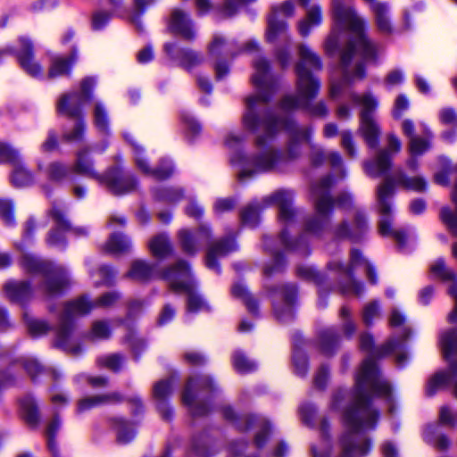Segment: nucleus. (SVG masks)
Instances as JSON below:
<instances>
[{
	"mask_svg": "<svg viewBox=\"0 0 457 457\" xmlns=\"http://www.w3.org/2000/svg\"><path fill=\"white\" fill-rule=\"evenodd\" d=\"M75 169L78 172L88 176L96 177L101 183L116 195L130 192L136 187V180L129 177L121 175L120 170L113 169L108 172L105 177H96L91 162L86 156V154L79 152L77 155V162Z\"/></svg>",
	"mask_w": 457,
	"mask_h": 457,
	"instance_id": "obj_8",
	"label": "nucleus"
},
{
	"mask_svg": "<svg viewBox=\"0 0 457 457\" xmlns=\"http://www.w3.org/2000/svg\"><path fill=\"white\" fill-rule=\"evenodd\" d=\"M77 54L72 53L69 57L55 56L52 59L48 70V77L54 79L70 74L71 65L76 62Z\"/></svg>",
	"mask_w": 457,
	"mask_h": 457,
	"instance_id": "obj_23",
	"label": "nucleus"
},
{
	"mask_svg": "<svg viewBox=\"0 0 457 457\" xmlns=\"http://www.w3.org/2000/svg\"><path fill=\"white\" fill-rule=\"evenodd\" d=\"M439 420L442 424L452 428H454L457 424V415L446 406L440 409Z\"/></svg>",
	"mask_w": 457,
	"mask_h": 457,
	"instance_id": "obj_58",
	"label": "nucleus"
},
{
	"mask_svg": "<svg viewBox=\"0 0 457 457\" xmlns=\"http://www.w3.org/2000/svg\"><path fill=\"white\" fill-rule=\"evenodd\" d=\"M52 215L54 219L55 220L59 228L56 230H54L50 233L47 243L51 245H59L62 243V235L60 229L69 228V225L67 221L64 220L62 210L58 209L56 207H54L52 210Z\"/></svg>",
	"mask_w": 457,
	"mask_h": 457,
	"instance_id": "obj_36",
	"label": "nucleus"
},
{
	"mask_svg": "<svg viewBox=\"0 0 457 457\" xmlns=\"http://www.w3.org/2000/svg\"><path fill=\"white\" fill-rule=\"evenodd\" d=\"M130 242L122 235L112 234L105 244L107 252L119 253L129 249Z\"/></svg>",
	"mask_w": 457,
	"mask_h": 457,
	"instance_id": "obj_40",
	"label": "nucleus"
},
{
	"mask_svg": "<svg viewBox=\"0 0 457 457\" xmlns=\"http://www.w3.org/2000/svg\"><path fill=\"white\" fill-rule=\"evenodd\" d=\"M110 14L105 12H96L92 18V26L95 29H101L109 21Z\"/></svg>",
	"mask_w": 457,
	"mask_h": 457,
	"instance_id": "obj_64",
	"label": "nucleus"
},
{
	"mask_svg": "<svg viewBox=\"0 0 457 457\" xmlns=\"http://www.w3.org/2000/svg\"><path fill=\"white\" fill-rule=\"evenodd\" d=\"M200 62H201V57L197 53L189 51V50L184 51L182 53L181 62L187 68H189L195 64H197Z\"/></svg>",
	"mask_w": 457,
	"mask_h": 457,
	"instance_id": "obj_62",
	"label": "nucleus"
},
{
	"mask_svg": "<svg viewBox=\"0 0 457 457\" xmlns=\"http://www.w3.org/2000/svg\"><path fill=\"white\" fill-rule=\"evenodd\" d=\"M179 242L182 250L187 254H195L199 245L208 242L211 237V230L206 226H201L195 232L183 228L178 233Z\"/></svg>",
	"mask_w": 457,
	"mask_h": 457,
	"instance_id": "obj_15",
	"label": "nucleus"
},
{
	"mask_svg": "<svg viewBox=\"0 0 457 457\" xmlns=\"http://www.w3.org/2000/svg\"><path fill=\"white\" fill-rule=\"evenodd\" d=\"M394 193V185L390 179H386L378 188V201L379 204V211L382 214H388L390 212V205L387 203V198Z\"/></svg>",
	"mask_w": 457,
	"mask_h": 457,
	"instance_id": "obj_37",
	"label": "nucleus"
},
{
	"mask_svg": "<svg viewBox=\"0 0 457 457\" xmlns=\"http://www.w3.org/2000/svg\"><path fill=\"white\" fill-rule=\"evenodd\" d=\"M12 182L16 187H25L32 182L31 173L19 162L13 165Z\"/></svg>",
	"mask_w": 457,
	"mask_h": 457,
	"instance_id": "obj_39",
	"label": "nucleus"
},
{
	"mask_svg": "<svg viewBox=\"0 0 457 457\" xmlns=\"http://www.w3.org/2000/svg\"><path fill=\"white\" fill-rule=\"evenodd\" d=\"M0 162L15 165L20 162L19 154L11 145L2 143L0 144Z\"/></svg>",
	"mask_w": 457,
	"mask_h": 457,
	"instance_id": "obj_51",
	"label": "nucleus"
},
{
	"mask_svg": "<svg viewBox=\"0 0 457 457\" xmlns=\"http://www.w3.org/2000/svg\"><path fill=\"white\" fill-rule=\"evenodd\" d=\"M0 217L8 224L12 222V205L7 200L0 199Z\"/></svg>",
	"mask_w": 457,
	"mask_h": 457,
	"instance_id": "obj_63",
	"label": "nucleus"
},
{
	"mask_svg": "<svg viewBox=\"0 0 457 457\" xmlns=\"http://www.w3.org/2000/svg\"><path fill=\"white\" fill-rule=\"evenodd\" d=\"M322 21L321 9L318 5L310 6L305 17L298 23V31L301 36L307 37L314 27L320 25Z\"/></svg>",
	"mask_w": 457,
	"mask_h": 457,
	"instance_id": "obj_22",
	"label": "nucleus"
},
{
	"mask_svg": "<svg viewBox=\"0 0 457 457\" xmlns=\"http://www.w3.org/2000/svg\"><path fill=\"white\" fill-rule=\"evenodd\" d=\"M299 62L296 64L297 73V95L296 96H286L281 107L289 111L294 109H307L315 116H325L328 110L322 102L311 105V101L316 97L320 90L319 81L311 74L309 68L321 69L320 57L306 45L298 46Z\"/></svg>",
	"mask_w": 457,
	"mask_h": 457,
	"instance_id": "obj_4",
	"label": "nucleus"
},
{
	"mask_svg": "<svg viewBox=\"0 0 457 457\" xmlns=\"http://www.w3.org/2000/svg\"><path fill=\"white\" fill-rule=\"evenodd\" d=\"M154 268L141 260H136L132 262L129 270L127 273V277L135 280H146L153 277Z\"/></svg>",
	"mask_w": 457,
	"mask_h": 457,
	"instance_id": "obj_35",
	"label": "nucleus"
},
{
	"mask_svg": "<svg viewBox=\"0 0 457 457\" xmlns=\"http://www.w3.org/2000/svg\"><path fill=\"white\" fill-rule=\"evenodd\" d=\"M371 394L389 396L390 386L379 375L371 356L366 358L356 376L355 391L352 404L344 411V422L349 430L342 438V457H360L370 450V442L359 432L372 428L378 420V411L371 408ZM313 457H328V453H320L312 447Z\"/></svg>",
	"mask_w": 457,
	"mask_h": 457,
	"instance_id": "obj_2",
	"label": "nucleus"
},
{
	"mask_svg": "<svg viewBox=\"0 0 457 457\" xmlns=\"http://www.w3.org/2000/svg\"><path fill=\"white\" fill-rule=\"evenodd\" d=\"M409 107V101L407 97L403 95H400L397 96L395 102V107L393 110V115L395 118H400L403 112L407 110Z\"/></svg>",
	"mask_w": 457,
	"mask_h": 457,
	"instance_id": "obj_61",
	"label": "nucleus"
},
{
	"mask_svg": "<svg viewBox=\"0 0 457 457\" xmlns=\"http://www.w3.org/2000/svg\"><path fill=\"white\" fill-rule=\"evenodd\" d=\"M18 59L22 69L31 76H37L42 72L41 66L35 62L30 42L25 38L21 39V50Z\"/></svg>",
	"mask_w": 457,
	"mask_h": 457,
	"instance_id": "obj_19",
	"label": "nucleus"
},
{
	"mask_svg": "<svg viewBox=\"0 0 457 457\" xmlns=\"http://www.w3.org/2000/svg\"><path fill=\"white\" fill-rule=\"evenodd\" d=\"M457 376V364H451L448 372L436 373L432 377L426 386V393L428 395H433L437 389L449 383L453 378Z\"/></svg>",
	"mask_w": 457,
	"mask_h": 457,
	"instance_id": "obj_27",
	"label": "nucleus"
},
{
	"mask_svg": "<svg viewBox=\"0 0 457 457\" xmlns=\"http://www.w3.org/2000/svg\"><path fill=\"white\" fill-rule=\"evenodd\" d=\"M269 71L270 65L265 58L259 56L253 61L252 81L258 89V93L246 100L248 110L244 116V125L247 129L258 133L256 145L260 147L261 153L250 161L253 169H245L240 172V179L250 176L251 173L266 171L273 168L278 160V155L272 148L266 147V145L268 140L271 139L280 128L285 127L289 133L288 157L290 159L298 156V145L309 140L310 133L308 129L299 128L293 121H278L270 116H266L263 120L257 117L255 112L257 108L269 100L267 92L273 88V81Z\"/></svg>",
	"mask_w": 457,
	"mask_h": 457,
	"instance_id": "obj_1",
	"label": "nucleus"
},
{
	"mask_svg": "<svg viewBox=\"0 0 457 457\" xmlns=\"http://www.w3.org/2000/svg\"><path fill=\"white\" fill-rule=\"evenodd\" d=\"M380 316V306L374 301L366 304L362 312V320L366 325L372 324L373 320Z\"/></svg>",
	"mask_w": 457,
	"mask_h": 457,
	"instance_id": "obj_50",
	"label": "nucleus"
},
{
	"mask_svg": "<svg viewBox=\"0 0 457 457\" xmlns=\"http://www.w3.org/2000/svg\"><path fill=\"white\" fill-rule=\"evenodd\" d=\"M115 427L117 430V437L120 443H129L135 436L134 430L130 424H128L121 419L115 420Z\"/></svg>",
	"mask_w": 457,
	"mask_h": 457,
	"instance_id": "obj_45",
	"label": "nucleus"
},
{
	"mask_svg": "<svg viewBox=\"0 0 457 457\" xmlns=\"http://www.w3.org/2000/svg\"><path fill=\"white\" fill-rule=\"evenodd\" d=\"M232 294L236 297L242 298L250 312H254L257 310L256 301L248 295L246 288L241 283H236L232 287Z\"/></svg>",
	"mask_w": 457,
	"mask_h": 457,
	"instance_id": "obj_46",
	"label": "nucleus"
},
{
	"mask_svg": "<svg viewBox=\"0 0 457 457\" xmlns=\"http://www.w3.org/2000/svg\"><path fill=\"white\" fill-rule=\"evenodd\" d=\"M397 183L406 189L423 192L427 189V183L421 177L408 178L403 174H400L397 178Z\"/></svg>",
	"mask_w": 457,
	"mask_h": 457,
	"instance_id": "obj_41",
	"label": "nucleus"
},
{
	"mask_svg": "<svg viewBox=\"0 0 457 457\" xmlns=\"http://www.w3.org/2000/svg\"><path fill=\"white\" fill-rule=\"evenodd\" d=\"M330 186L331 179L327 177L312 188L316 215L306 223V230L311 233L319 234L329 223V212L333 204V201L328 195Z\"/></svg>",
	"mask_w": 457,
	"mask_h": 457,
	"instance_id": "obj_9",
	"label": "nucleus"
},
{
	"mask_svg": "<svg viewBox=\"0 0 457 457\" xmlns=\"http://www.w3.org/2000/svg\"><path fill=\"white\" fill-rule=\"evenodd\" d=\"M386 139V148L379 151L374 161L364 163L365 172L370 177H378L387 170L391 166L390 155L397 154L402 148L401 140L395 135L389 134Z\"/></svg>",
	"mask_w": 457,
	"mask_h": 457,
	"instance_id": "obj_13",
	"label": "nucleus"
},
{
	"mask_svg": "<svg viewBox=\"0 0 457 457\" xmlns=\"http://www.w3.org/2000/svg\"><path fill=\"white\" fill-rule=\"evenodd\" d=\"M422 127L423 136L418 137L414 135V124L411 120H405L402 123L403 133L409 137V151L411 158L408 162V166L412 170L418 168V161L415 157L424 154L430 146L432 135L426 126L422 125Z\"/></svg>",
	"mask_w": 457,
	"mask_h": 457,
	"instance_id": "obj_12",
	"label": "nucleus"
},
{
	"mask_svg": "<svg viewBox=\"0 0 457 457\" xmlns=\"http://www.w3.org/2000/svg\"><path fill=\"white\" fill-rule=\"evenodd\" d=\"M292 201L293 194L286 190H278L264 200L267 204H276L278 206L279 220L284 222H288L295 217Z\"/></svg>",
	"mask_w": 457,
	"mask_h": 457,
	"instance_id": "obj_17",
	"label": "nucleus"
},
{
	"mask_svg": "<svg viewBox=\"0 0 457 457\" xmlns=\"http://www.w3.org/2000/svg\"><path fill=\"white\" fill-rule=\"evenodd\" d=\"M26 323L29 332L33 336H40L46 333L49 329L48 324L41 320L29 318L27 315Z\"/></svg>",
	"mask_w": 457,
	"mask_h": 457,
	"instance_id": "obj_48",
	"label": "nucleus"
},
{
	"mask_svg": "<svg viewBox=\"0 0 457 457\" xmlns=\"http://www.w3.org/2000/svg\"><path fill=\"white\" fill-rule=\"evenodd\" d=\"M109 326L104 321H96L93 324L89 337L92 339H106L110 337Z\"/></svg>",
	"mask_w": 457,
	"mask_h": 457,
	"instance_id": "obj_53",
	"label": "nucleus"
},
{
	"mask_svg": "<svg viewBox=\"0 0 457 457\" xmlns=\"http://www.w3.org/2000/svg\"><path fill=\"white\" fill-rule=\"evenodd\" d=\"M61 425L60 420L58 418H54L47 426L46 429V436H47V445L49 450L52 452L54 455H55L54 450V436L55 432L59 429Z\"/></svg>",
	"mask_w": 457,
	"mask_h": 457,
	"instance_id": "obj_57",
	"label": "nucleus"
},
{
	"mask_svg": "<svg viewBox=\"0 0 457 457\" xmlns=\"http://www.w3.org/2000/svg\"><path fill=\"white\" fill-rule=\"evenodd\" d=\"M233 365L241 373L248 372L255 369V363L250 361L242 353H236L233 356Z\"/></svg>",
	"mask_w": 457,
	"mask_h": 457,
	"instance_id": "obj_47",
	"label": "nucleus"
},
{
	"mask_svg": "<svg viewBox=\"0 0 457 457\" xmlns=\"http://www.w3.org/2000/svg\"><path fill=\"white\" fill-rule=\"evenodd\" d=\"M149 248L153 255L158 258H165L172 252V245L164 234L153 237L149 243Z\"/></svg>",
	"mask_w": 457,
	"mask_h": 457,
	"instance_id": "obj_34",
	"label": "nucleus"
},
{
	"mask_svg": "<svg viewBox=\"0 0 457 457\" xmlns=\"http://www.w3.org/2000/svg\"><path fill=\"white\" fill-rule=\"evenodd\" d=\"M340 315L344 320L343 329L346 336H351L355 331V325L350 320V311L347 307H342Z\"/></svg>",
	"mask_w": 457,
	"mask_h": 457,
	"instance_id": "obj_60",
	"label": "nucleus"
},
{
	"mask_svg": "<svg viewBox=\"0 0 457 457\" xmlns=\"http://www.w3.org/2000/svg\"><path fill=\"white\" fill-rule=\"evenodd\" d=\"M424 439L440 451L447 449L450 445L449 438L439 431L437 425H429L424 432Z\"/></svg>",
	"mask_w": 457,
	"mask_h": 457,
	"instance_id": "obj_30",
	"label": "nucleus"
},
{
	"mask_svg": "<svg viewBox=\"0 0 457 457\" xmlns=\"http://www.w3.org/2000/svg\"><path fill=\"white\" fill-rule=\"evenodd\" d=\"M295 295V288L293 286L283 287L279 291V295L284 299L285 307L280 310L278 304L274 305L275 314L279 320H284L286 317L291 316L292 305Z\"/></svg>",
	"mask_w": 457,
	"mask_h": 457,
	"instance_id": "obj_32",
	"label": "nucleus"
},
{
	"mask_svg": "<svg viewBox=\"0 0 457 457\" xmlns=\"http://www.w3.org/2000/svg\"><path fill=\"white\" fill-rule=\"evenodd\" d=\"M431 272L434 276L444 279L452 280L453 279L454 274L449 270L443 260H437L431 265Z\"/></svg>",
	"mask_w": 457,
	"mask_h": 457,
	"instance_id": "obj_49",
	"label": "nucleus"
},
{
	"mask_svg": "<svg viewBox=\"0 0 457 457\" xmlns=\"http://www.w3.org/2000/svg\"><path fill=\"white\" fill-rule=\"evenodd\" d=\"M277 12H280L285 17L292 16L294 13V4L287 1L279 8L273 9V13L268 20V31L266 34L268 41H273L277 36L283 34L287 29V24L284 21H277Z\"/></svg>",
	"mask_w": 457,
	"mask_h": 457,
	"instance_id": "obj_16",
	"label": "nucleus"
},
{
	"mask_svg": "<svg viewBox=\"0 0 457 457\" xmlns=\"http://www.w3.org/2000/svg\"><path fill=\"white\" fill-rule=\"evenodd\" d=\"M235 248L233 240L219 241L212 244L207 253L206 264L210 269L219 270L216 258L229 253Z\"/></svg>",
	"mask_w": 457,
	"mask_h": 457,
	"instance_id": "obj_24",
	"label": "nucleus"
},
{
	"mask_svg": "<svg viewBox=\"0 0 457 457\" xmlns=\"http://www.w3.org/2000/svg\"><path fill=\"white\" fill-rule=\"evenodd\" d=\"M249 428L253 427L256 431L254 435V445L257 448H261L266 443L267 436L270 430V425L265 419L262 418H249L246 420Z\"/></svg>",
	"mask_w": 457,
	"mask_h": 457,
	"instance_id": "obj_29",
	"label": "nucleus"
},
{
	"mask_svg": "<svg viewBox=\"0 0 457 457\" xmlns=\"http://www.w3.org/2000/svg\"><path fill=\"white\" fill-rule=\"evenodd\" d=\"M162 277L167 280L170 287L176 292L188 294L187 310L195 312L206 308V303L195 292L189 282V268L186 262L179 261L168 269Z\"/></svg>",
	"mask_w": 457,
	"mask_h": 457,
	"instance_id": "obj_7",
	"label": "nucleus"
},
{
	"mask_svg": "<svg viewBox=\"0 0 457 457\" xmlns=\"http://www.w3.org/2000/svg\"><path fill=\"white\" fill-rule=\"evenodd\" d=\"M357 265H362L371 283H376L377 279L372 266L366 260L362 259L361 253L357 250H353L351 252L350 265L345 266L338 261H333L328 263V268L330 270L339 271L347 280L346 284L342 285V291L345 294L359 295L363 291L362 285L353 280L352 278V270Z\"/></svg>",
	"mask_w": 457,
	"mask_h": 457,
	"instance_id": "obj_11",
	"label": "nucleus"
},
{
	"mask_svg": "<svg viewBox=\"0 0 457 457\" xmlns=\"http://www.w3.org/2000/svg\"><path fill=\"white\" fill-rule=\"evenodd\" d=\"M443 353L445 359L457 355V331H450L441 337Z\"/></svg>",
	"mask_w": 457,
	"mask_h": 457,
	"instance_id": "obj_38",
	"label": "nucleus"
},
{
	"mask_svg": "<svg viewBox=\"0 0 457 457\" xmlns=\"http://www.w3.org/2000/svg\"><path fill=\"white\" fill-rule=\"evenodd\" d=\"M135 162L137 167L142 172L156 179H167L172 173V169L168 163H166L163 167H161L159 169H150L146 164V160L144 153L141 150H138L137 148H136L135 152Z\"/></svg>",
	"mask_w": 457,
	"mask_h": 457,
	"instance_id": "obj_21",
	"label": "nucleus"
},
{
	"mask_svg": "<svg viewBox=\"0 0 457 457\" xmlns=\"http://www.w3.org/2000/svg\"><path fill=\"white\" fill-rule=\"evenodd\" d=\"M354 101L361 108L360 131L366 144L370 147L375 148L378 145L380 129L375 121L372 112L378 106V101L370 93L355 97Z\"/></svg>",
	"mask_w": 457,
	"mask_h": 457,
	"instance_id": "obj_10",
	"label": "nucleus"
},
{
	"mask_svg": "<svg viewBox=\"0 0 457 457\" xmlns=\"http://www.w3.org/2000/svg\"><path fill=\"white\" fill-rule=\"evenodd\" d=\"M334 27L325 41V50L331 54L338 46L343 30L348 29L353 37L341 55L343 82L350 84L365 76L363 62H375L377 46L364 33V21L355 12L352 0H332Z\"/></svg>",
	"mask_w": 457,
	"mask_h": 457,
	"instance_id": "obj_3",
	"label": "nucleus"
},
{
	"mask_svg": "<svg viewBox=\"0 0 457 457\" xmlns=\"http://www.w3.org/2000/svg\"><path fill=\"white\" fill-rule=\"evenodd\" d=\"M68 284V278L62 268H56L51 270V275L47 278L45 285V290L49 295L59 293Z\"/></svg>",
	"mask_w": 457,
	"mask_h": 457,
	"instance_id": "obj_31",
	"label": "nucleus"
},
{
	"mask_svg": "<svg viewBox=\"0 0 457 457\" xmlns=\"http://www.w3.org/2000/svg\"><path fill=\"white\" fill-rule=\"evenodd\" d=\"M47 175L53 180H59L65 177L67 169L61 163L53 162L47 167Z\"/></svg>",
	"mask_w": 457,
	"mask_h": 457,
	"instance_id": "obj_59",
	"label": "nucleus"
},
{
	"mask_svg": "<svg viewBox=\"0 0 457 457\" xmlns=\"http://www.w3.org/2000/svg\"><path fill=\"white\" fill-rule=\"evenodd\" d=\"M122 360L121 357L113 354L110 356H105L98 359V364L100 366L105 367L112 371H117L120 368Z\"/></svg>",
	"mask_w": 457,
	"mask_h": 457,
	"instance_id": "obj_55",
	"label": "nucleus"
},
{
	"mask_svg": "<svg viewBox=\"0 0 457 457\" xmlns=\"http://www.w3.org/2000/svg\"><path fill=\"white\" fill-rule=\"evenodd\" d=\"M172 390V383L170 379L161 380L156 383L154 387V396L156 400L160 401L158 408L164 409L165 405L163 400L170 395Z\"/></svg>",
	"mask_w": 457,
	"mask_h": 457,
	"instance_id": "obj_43",
	"label": "nucleus"
},
{
	"mask_svg": "<svg viewBox=\"0 0 457 457\" xmlns=\"http://www.w3.org/2000/svg\"><path fill=\"white\" fill-rule=\"evenodd\" d=\"M95 85V81L91 78H87L81 82V93H72L64 95L58 102V112L71 118L78 119L71 131L64 134L63 138L67 142L79 141L84 134L85 124L79 119L80 117V105L85 100L90 97V89Z\"/></svg>",
	"mask_w": 457,
	"mask_h": 457,
	"instance_id": "obj_5",
	"label": "nucleus"
},
{
	"mask_svg": "<svg viewBox=\"0 0 457 457\" xmlns=\"http://www.w3.org/2000/svg\"><path fill=\"white\" fill-rule=\"evenodd\" d=\"M118 298L119 295L117 294L107 293L102 295L96 302H90L86 297L82 296L67 303L60 320V327L57 333L58 344L64 346L65 340L72 328L71 321L75 317L85 315L95 307L112 306Z\"/></svg>",
	"mask_w": 457,
	"mask_h": 457,
	"instance_id": "obj_6",
	"label": "nucleus"
},
{
	"mask_svg": "<svg viewBox=\"0 0 457 457\" xmlns=\"http://www.w3.org/2000/svg\"><path fill=\"white\" fill-rule=\"evenodd\" d=\"M169 29L187 39L194 37L191 21L187 13L180 9H176L171 12Z\"/></svg>",
	"mask_w": 457,
	"mask_h": 457,
	"instance_id": "obj_18",
	"label": "nucleus"
},
{
	"mask_svg": "<svg viewBox=\"0 0 457 457\" xmlns=\"http://www.w3.org/2000/svg\"><path fill=\"white\" fill-rule=\"evenodd\" d=\"M94 120L96 128L102 131L108 130V120L104 108L100 104H96L94 110Z\"/></svg>",
	"mask_w": 457,
	"mask_h": 457,
	"instance_id": "obj_52",
	"label": "nucleus"
},
{
	"mask_svg": "<svg viewBox=\"0 0 457 457\" xmlns=\"http://www.w3.org/2000/svg\"><path fill=\"white\" fill-rule=\"evenodd\" d=\"M120 396L117 393L85 397L79 401L78 411H85L102 404L120 401Z\"/></svg>",
	"mask_w": 457,
	"mask_h": 457,
	"instance_id": "obj_26",
	"label": "nucleus"
},
{
	"mask_svg": "<svg viewBox=\"0 0 457 457\" xmlns=\"http://www.w3.org/2000/svg\"><path fill=\"white\" fill-rule=\"evenodd\" d=\"M4 292L12 301L21 302L31 295V288L25 281L10 280L4 285Z\"/></svg>",
	"mask_w": 457,
	"mask_h": 457,
	"instance_id": "obj_25",
	"label": "nucleus"
},
{
	"mask_svg": "<svg viewBox=\"0 0 457 457\" xmlns=\"http://www.w3.org/2000/svg\"><path fill=\"white\" fill-rule=\"evenodd\" d=\"M260 207L256 204H250L242 212V220L245 223L254 225L258 220Z\"/></svg>",
	"mask_w": 457,
	"mask_h": 457,
	"instance_id": "obj_56",
	"label": "nucleus"
},
{
	"mask_svg": "<svg viewBox=\"0 0 457 457\" xmlns=\"http://www.w3.org/2000/svg\"><path fill=\"white\" fill-rule=\"evenodd\" d=\"M21 265L29 272L43 271L49 272V264L38 261L34 255L25 253L21 259Z\"/></svg>",
	"mask_w": 457,
	"mask_h": 457,
	"instance_id": "obj_42",
	"label": "nucleus"
},
{
	"mask_svg": "<svg viewBox=\"0 0 457 457\" xmlns=\"http://www.w3.org/2000/svg\"><path fill=\"white\" fill-rule=\"evenodd\" d=\"M21 408L26 421L35 426L39 421V414L35 402L31 398H26L21 402Z\"/></svg>",
	"mask_w": 457,
	"mask_h": 457,
	"instance_id": "obj_44",
	"label": "nucleus"
},
{
	"mask_svg": "<svg viewBox=\"0 0 457 457\" xmlns=\"http://www.w3.org/2000/svg\"><path fill=\"white\" fill-rule=\"evenodd\" d=\"M390 227H391V224H390V221L387 220H382L379 223V232L380 234L386 236V235H388V234H392L394 236V237L395 238V240L397 241V243L400 245H403L405 242V234L402 231H393L390 229Z\"/></svg>",
	"mask_w": 457,
	"mask_h": 457,
	"instance_id": "obj_54",
	"label": "nucleus"
},
{
	"mask_svg": "<svg viewBox=\"0 0 457 457\" xmlns=\"http://www.w3.org/2000/svg\"><path fill=\"white\" fill-rule=\"evenodd\" d=\"M232 44L228 43L221 36H215L209 45V54L216 60L215 73L217 79H221L228 73V65L220 62V57L228 58L234 55L232 50Z\"/></svg>",
	"mask_w": 457,
	"mask_h": 457,
	"instance_id": "obj_14",
	"label": "nucleus"
},
{
	"mask_svg": "<svg viewBox=\"0 0 457 457\" xmlns=\"http://www.w3.org/2000/svg\"><path fill=\"white\" fill-rule=\"evenodd\" d=\"M452 201L455 205V212L448 207H444L441 210L440 215L443 222L448 226L453 233L457 235V183L454 185L452 192ZM453 253V255L457 257V244L454 245Z\"/></svg>",
	"mask_w": 457,
	"mask_h": 457,
	"instance_id": "obj_28",
	"label": "nucleus"
},
{
	"mask_svg": "<svg viewBox=\"0 0 457 457\" xmlns=\"http://www.w3.org/2000/svg\"><path fill=\"white\" fill-rule=\"evenodd\" d=\"M210 382H211L210 378H204L201 379L190 378L186 386L182 399H183V402L185 404L191 407V411L194 415L204 414V411L199 410L193 406V401H194L193 390L199 386H207Z\"/></svg>",
	"mask_w": 457,
	"mask_h": 457,
	"instance_id": "obj_33",
	"label": "nucleus"
},
{
	"mask_svg": "<svg viewBox=\"0 0 457 457\" xmlns=\"http://www.w3.org/2000/svg\"><path fill=\"white\" fill-rule=\"evenodd\" d=\"M364 1L370 4V8L375 14L376 23L378 30L385 34H390L393 31V28L387 15V4L376 0Z\"/></svg>",
	"mask_w": 457,
	"mask_h": 457,
	"instance_id": "obj_20",
	"label": "nucleus"
}]
</instances>
